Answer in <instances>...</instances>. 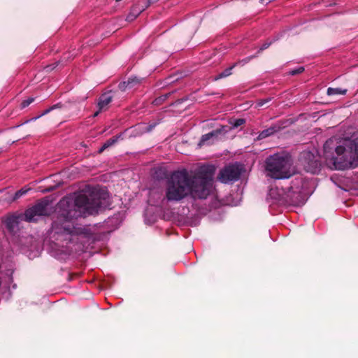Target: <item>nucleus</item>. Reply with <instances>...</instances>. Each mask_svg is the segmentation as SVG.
Wrapping results in <instances>:
<instances>
[{"label":"nucleus","instance_id":"1","mask_svg":"<svg viewBox=\"0 0 358 358\" xmlns=\"http://www.w3.org/2000/svg\"><path fill=\"white\" fill-rule=\"evenodd\" d=\"M110 206L108 192L102 188L87 186L75 195L73 200L63 199L62 210L52 225V236L57 241L72 242L82 233L73 220L97 213Z\"/></svg>","mask_w":358,"mask_h":358},{"label":"nucleus","instance_id":"2","mask_svg":"<svg viewBox=\"0 0 358 358\" xmlns=\"http://www.w3.org/2000/svg\"><path fill=\"white\" fill-rule=\"evenodd\" d=\"M215 171L214 166L203 165L193 176H189L186 169L172 172L166 180V199L180 201L189 195L194 199H206L213 190Z\"/></svg>","mask_w":358,"mask_h":358},{"label":"nucleus","instance_id":"3","mask_svg":"<svg viewBox=\"0 0 358 358\" xmlns=\"http://www.w3.org/2000/svg\"><path fill=\"white\" fill-rule=\"evenodd\" d=\"M332 144L333 140L329 139L324 145V157L331 169L345 170L358 165V141H345L343 145L336 148L335 155H331Z\"/></svg>","mask_w":358,"mask_h":358},{"label":"nucleus","instance_id":"4","mask_svg":"<svg viewBox=\"0 0 358 358\" xmlns=\"http://www.w3.org/2000/svg\"><path fill=\"white\" fill-rule=\"evenodd\" d=\"M266 175L274 179L290 178L294 173L290 157L284 153L269 156L265 161Z\"/></svg>","mask_w":358,"mask_h":358},{"label":"nucleus","instance_id":"5","mask_svg":"<svg viewBox=\"0 0 358 358\" xmlns=\"http://www.w3.org/2000/svg\"><path fill=\"white\" fill-rule=\"evenodd\" d=\"M242 167L238 164H231L220 170L217 179L223 183H229L237 180L241 173Z\"/></svg>","mask_w":358,"mask_h":358},{"label":"nucleus","instance_id":"6","mask_svg":"<svg viewBox=\"0 0 358 358\" xmlns=\"http://www.w3.org/2000/svg\"><path fill=\"white\" fill-rule=\"evenodd\" d=\"M48 205L49 202L47 199L39 201L34 206L25 211V220L27 222H34L37 220L38 217L47 215L48 214Z\"/></svg>","mask_w":358,"mask_h":358},{"label":"nucleus","instance_id":"7","mask_svg":"<svg viewBox=\"0 0 358 358\" xmlns=\"http://www.w3.org/2000/svg\"><path fill=\"white\" fill-rule=\"evenodd\" d=\"M285 190L283 188L272 187L270 188L267 199L272 200L273 203H284L286 201Z\"/></svg>","mask_w":358,"mask_h":358},{"label":"nucleus","instance_id":"8","mask_svg":"<svg viewBox=\"0 0 358 358\" xmlns=\"http://www.w3.org/2000/svg\"><path fill=\"white\" fill-rule=\"evenodd\" d=\"M149 5L150 3L146 1H139L136 4L132 6L126 20L129 22L134 20L142 11L149 6Z\"/></svg>","mask_w":358,"mask_h":358},{"label":"nucleus","instance_id":"9","mask_svg":"<svg viewBox=\"0 0 358 358\" xmlns=\"http://www.w3.org/2000/svg\"><path fill=\"white\" fill-rule=\"evenodd\" d=\"M227 127L222 126L221 128L214 130L208 134L203 135L199 143V145L201 146L207 143L213 137H217L219 134L227 132Z\"/></svg>","mask_w":358,"mask_h":358},{"label":"nucleus","instance_id":"10","mask_svg":"<svg viewBox=\"0 0 358 358\" xmlns=\"http://www.w3.org/2000/svg\"><path fill=\"white\" fill-rule=\"evenodd\" d=\"M112 96L109 93L102 94L98 103L99 110H104L107 106L112 101Z\"/></svg>","mask_w":358,"mask_h":358},{"label":"nucleus","instance_id":"11","mask_svg":"<svg viewBox=\"0 0 358 358\" xmlns=\"http://www.w3.org/2000/svg\"><path fill=\"white\" fill-rule=\"evenodd\" d=\"M17 224V218L13 216L8 217L5 221L6 227L10 231H14Z\"/></svg>","mask_w":358,"mask_h":358},{"label":"nucleus","instance_id":"12","mask_svg":"<svg viewBox=\"0 0 358 358\" xmlns=\"http://www.w3.org/2000/svg\"><path fill=\"white\" fill-rule=\"evenodd\" d=\"M275 131H277V129L275 127H271L266 129L263 130L260 134H259L258 138L259 139L265 138L273 134H274Z\"/></svg>","mask_w":358,"mask_h":358},{"label":"nucleus","instance_id":"13","mask_svg":"<svg viewBox=\"0 0 358 358\" xmlns=\"http://www.w3.org/2000/svg\"><path fill=\"white\" fill-rule=\"evenodd\" d=\"M120 137V136H114V137L108 139L106 143H104L103 146L99 149V153H101L102 152H103L104 150H106V148H108L110 146L115 144L117 141V140Z\"/></svg>","mask_w":358,"mask_h":358},{"label":"nucleus","instance_id":"14","mask_svg":"<svg viewBox=\"0 0 358 358\" xmlns=\"http://www.w3.org/2000/svg\"><path fill=\"white\" fill-rule=\"evenodd\" d=\"M347 92V90H342L341 88H332L329 87L327 89V94L329 96L335 95V94H345Z\"/></svg>","mask_w":358,"mask_h":358},{"label":"nucleus","instance_id":"15","mask_svg":"<svg viewBox=\"0 0 358 358\" xmlns=\"http://www.w3.org/2000/svg\"><path fill=\"white\" fill-rule=\"evenodd\" d=\"M235 66V64L232 65L231 66L226 69L224 71H223L222 73H220L219 75H217L215 80H218L222 78L227 77L231 74V70Z\"/></svg>","mask_w":358,"mask_h":358},{"label":"nucleus","instance_id":"16","mask_svg":"<svg viewBox=\"0 0 358 358\" xmlns=\"http://www.w3.org/2000/svg\"><path fill=\"white\" fill-rule=\"evenodd\" d=\"M31 189L27 187H24L20 190L17 191L14 195L13 200L20 199L23 195L26 194Z\"/></svg>","mask_w":358,"mask_h":358},{"label":"nucleus","instance_id":"17","mask_svg":"<svg viewBox=\"0 0 358 358\" xmlns=\"http://www.w3.org/2000/svg\"><path fill=\"white\" fill-rule=\"evenodd\" d=\"M245 122V120L244 119H242V118L236 119L234 120V122L233 123V127H234V128L238 127L241 126L242 124H243Z\"/></svg>","mask_w":358,"mask_h":358},{"label":"nucleus","instance_id":"18","mask_svg":"<svg viewBox=\"0 0 358 358\" xmlns=\"http://www.w3.org/2000/svg\"><path fill=\"white\" fill-rule=\"evenodd\" d=\"M34 98H29L24 101H23L21 103L22 108H24L27 107L29 104H31L34 101Z\"/></svg>","mask_w":358,"mask_h":358},{"label":"nucleus","instance_id":"19","mask_svg":"<svg viewBox=\"0 0 358 358\" xmlns=\"http://www.w3.org/2000/svg\"><path fill=\"white\" fill-rule=\"evenodd\" d=\"M303 71H304V68L303 67H299V68H298L296 69L292 70L291 71V74L292 75H296V74L302 73Z\"/></svg>","mask_w":358,"mask_h":358},{"label":"nucleus","instance_id":"20","mask_svg":"<svg viewBox=\"0 0 358 358\" xmlns=\"http://www.w3.org/2000/svg\"><path fill=\"white\" fill-rule=\"evenodd\" d=\"M302 157H308V159H310L311 157L314 158L313 155H312L310 152H304L302 154Z\"/></svg>","mask_w":358,"mask_h":358},{"label":"nucleus","instance_id":"21","mask_svg":"<svg viewBox=\"0 0 358 358\" xmlns=\"http://www.w3.org/2000/svg\"><path fill=\"white\" fill-rule=\"evenodd\" d=\"M269 45H270V43H264V44L262 45V47L261 48V49H260V50H262L266 49Z\"/></svg>","mask_w":358,"mask_h":358},{"label":"nucleus","instance_id":"22","mask_svg":"<svg viewBox=\"0 0 358 358\" xmlns=\"http://www.w3.org/2000/svg\"><path fill=\"white\" fill-rule=\"evenodd\" d=\"M146 127V126H145V125H144V124H139V125H138V127H140V128H144V127Z\"/></svg>","mask_w":358,"mask_h":358},{"label":"nucleus","instance_id":"23","mask_svg":"<svg viewBox=\"0 0 358 358\" xmlns=\"http://www.w3.org/2000/svg\"><path fill=\"white\" fill-rule=\"evenodd\" d=\"M150 129H151V128H150H150H147V127H146V131H150Z\"/></svg>","mask_w":358,"mask_h":358},{"label":"nucleus","instance_id":"24","mask_svg":"<svg viewBox=\"0 0 358 358\" xmlns=\"http://www.w3.org/2000/svg\"><path fill=\"white\" fill-rule=\"evenodd\" d=\"M98 114H99V112L95 113H94V116L98 115Z\"/></svg>","mask_w":358,"mask_h":358}]
</instances>
